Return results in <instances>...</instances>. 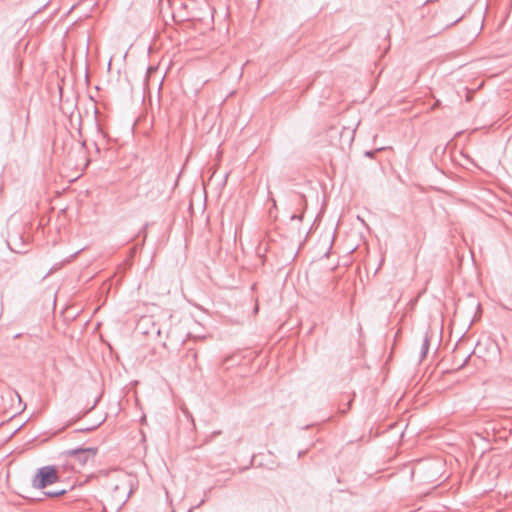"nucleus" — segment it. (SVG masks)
Here are the masks:
<instances>
[{"label": "nucleus", "mask_w": 512, "mask_h": 512, "mask_svg": "<svg viewBox=\"0 0 512 512\" xmlns=\"http://www.w3.org/2000/svg\"><path fill=\"white\" fill-rule=\"evenodd\" d=\"M93 409H94V406H91V407H90V409H87V410H86V413H89V412H90V410H93Z\"/></svg>", "instance_id": "11"}, {"label": "nucleus", "mask_w": 512, "mask_h": 512, "mask_svg": "<svg viewBox=\"0 0 512 512\" xmlns=\"http://www.w3.org/2000/svg\"><path fill=\"white\" fill-rule=\"evenodd\" d=\"M291 219H292V220H294V219L301 220V217H300V216H297V215H292V216H291Z\"/></svg>", "instance_id": "7"}, {"label": "nucleus", "mask_w": 512, "mask_h": 512, "mask_svg": "<svg viewBox=\"0 0 512 512\" xmlns=\"http://www.w3.org/2000/svg\"><path fill=\"white\" fill-rule=\"evenodd\" d=\"M93 409H94V406H91V407H90V409H87V410H86V413H89V412H90V410H93Z\"/></svg>", "instance_id": "10"}, {"label": "nucleus", "mask_w": 512, "mask_h": 512, "mask_svg": "<svg viewBox=\"0 0 512 512\" xmlns=\"http://www.w3.org/2000/svg\"><path fill=\"white\" fill-rule=\"evenodd\" d=\"M469 358H470V356L466 357V359H465L464 363L461 365V367H462L464 364H466V363H467V361L469 360Z\"/></svg>", "instance_id": "9"}, {"label": "nucleus", "mask_w": 512, "mask_h": 512, "mask_svg": "<svg viewBox=\"0 0 512 512\" xmlns=\"http://www.w3.org/2000/svg\"><path fill=\"white\" fill-rule=\"evenodd\" d=\"M182 412L184 413V415H185L187 418L191 419L192 423L194 424L193 417H192L191 413L188 411V409H187V408H185V407H183V408H182Z\"/></svg>", "instance_id": "6"}, {"label": "nucleus", "mask_w": 512, "mask_h": 512, "mask_svg": "<svg viewBox=\"0 0 512 512\" xmlns=\"http://www.w3.org/2000/svg\"><path fill=\"white\" fill-rule=\"evenodd\" d=\"M351 402H352V400H350V401L347 403V406H344V409H347V410H348V409L350 408Z\"/></svg>", "instance_id": "8"}, {"label": "nucleus", "mask_w": 512, "mask_h": 512, "mask_svg": "<svg viewBox=\"0 0 512 512\" xmlns=\"http://www.w3.org/2000/svg\"><path fill=\"white\" fill-rule=\"evenodd\" d=\"M429 346H430V339H429L428 334H425L422 348H421V358H424L426 356V354L429 350Z\"/></svg>", "instance_id": "4"}, {"label": "nucleus", "mask_w": 512, "mask_h": 512, "mask_svg": "<svg viewBox=\"0 0 512 512\" xmlns=\"http://www.w3.org/2000/svg\"><path fill=\"white\" fill-rule=\"evenodd\" d=\"M342 413H346L347 412V409H343L341 410Z\"/></svg>", "instance_id": "14"}, {"label": "nucleus", "mask_w": 512, "mask_h": 512, "mask_svg": "<svg viewBox=\"0 0 512 512\" xmlns=\"http://www.w3.org/2000/svg\"><path fill=\"white\" fill-rule=\"evenodd\" d=\"M93 409H94V406H91V407H90V409H87V410H86V413H89V412H90V410H93Z\"/></svg>", "instance_id": "12"}, {"label": "nucleus", "mask_w": 512, "mask_h": 512, "mask_svg": "<svg viewBox=\"0 0 512 512\" xmlns=\"http://www.w3.org/2000/svg\"><path fill=\"white\" fill-rule=\"evenodd\" d=\"M93 409H94V406H91V407H90V409H87V410H86V413H89V412H90V410H93Z\"/></svg>", "instance_id": "13"}, {"label": "nucleus", "mask_w": 512, "mask_h": 512, "mask_svg": "<svg viewBox=\"0 0 512 512\" xmlns=\"http://www.w3.org/2000/svg\"><path fill=\"white\" fill-rule=\"evenodd\" d=\"M128 496H129V492L125 485H122V487H120L119 485H116L114 487L113 497L115 499H117L119 502H125L126 499L128 498Z\"/></svg>", "instance_id": "3"}, {"label": "nucleus", "mask_w": 512, "mask_h": 512, "mask_svg": "<svg viewBox=\"0 0 512 512\" xmlns=\"http://www.w3.org/2000/svg\"><path fill=\"white\" fill-rule=\"evenodd\" d=\"M96 452V448H78L68 451L67 455L70 457V464L73 468H81L94 462Z\"/></svg>", "instance_id": "2"}, {"label": "nucleus", "mask_w": 512, "mask_h": 512, "mask_svg": "<svg viewBox=\"0 0 512 512\" xmlns=\"http://www.w3.org/2000/svg\"><path fill=\"white\" fill-rule=\"evenodd\" d=\"M67 492L66 489H55V490H47L45 491V495L48 497H58L64 495Z\"/></svg>", "instance_id": "5"}, {"label": "nucleus", "mask_w": 512, "mask_h": 512, "mask_svg": "<svg viewBox=\"0 0 512 512\" xmlns=\"http://www.w3.org/2000/svg\"><path fill=\"white\" fill-rule=\"evenodd\" d=\"M60 481V469L54 465L39 468L33 477L32 486L36 489H45Z\"/></svg>", "instance_id": "1"}]
</instances>
